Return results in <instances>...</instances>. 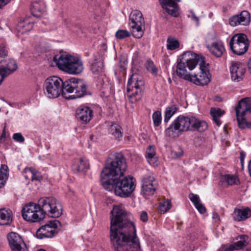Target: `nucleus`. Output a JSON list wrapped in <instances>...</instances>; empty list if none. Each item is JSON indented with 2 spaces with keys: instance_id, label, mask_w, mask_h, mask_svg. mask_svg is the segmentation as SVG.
I'll return each mask as SVG.
<instances>
[{
  "instance_id": "f257e3e1",
  "label": "nucleus",
  "mask_w": 251,
  "mask_h": 251,
  "mask_svg": "<svg viewBox=\"0 0 251 251\" xmlns=\"http://www.w3.org/2000/svg\"><path fill=\"white\" fill-rule=\"evenodd\" d=\"M110 237L115 251H140L132 215L121 205H114L110 212Z\"/></svg>"
},
{
  "instance_id": "f03ea898",
  "label": "nucleus",
  "mask_w": 251,
  "mask_h": 251,
  "mask_svg": "<svg viewBox=\"0 0 251 251\" xmlns=\"http://www.w3.org/2000/svg\"><path fill=\"white\" fill-rule=\"evenodd\" d=\"M208 65L204 57L187 51L177 59L176 73L179 77L197 85H207L210 81Z\"/></svg>"
},
{
  "instance_id": "7ed1b4c3",
  "label": "nucleus",
  "mask_w": 251,
  "mask_h": 251,
  "mask_svg": "<svg viewBox=\"0 0 251 251\" xmlns=\"http://www.w3.org/2000/svg\"><path fill=\"white\" fill-rule=\"evenodd\" d=\"M43 87L45 95L50 99L58 98L61 94L66 99H76L87 93V85L82 80L75 78L63 82L59 77L51 76L46 79Z\"/></svg>"
},
{
  "instance_id": "20e7f679",
  "label": "nucleus",
  "mask_w": 251,
  "mask_h": 251,
  "mask_svg": "<svg viewBox=\"0 0 251 251\" xmlns=\"http://www.w3.org/2000/svg\"><path fill=\"white\" fill-rule=\"evenodd\" d=\"M100 174L101 184L105 190H114L117 196L127 198L135 190L136 180L132 176H124V174Z\"/></svg>"
},
{
  "instance_id": "39448f33",
  "label": "nucleus",
  "mask_w": 251,
  "mask_h": 251,
  "mask_svg": "<svg viewBox=\"0 0 251 251\" xmlns=\"http://www.w3.org/2000/svg\"><path fill=\"white\" fill-rule=\"evenodd\" d=\"M235 110L239 127L251 128V98H245L239 100Z\"/></svg>"
},
{
  "instance_id": "423d86ee",
  "label": "nucleus",
  "mask_w": 251,
  "mask_h": 251,
  "mask_svg": "<svg viewBox=\"0 0 251 251\" xmlns=\"http://www.w3.org/2000/svg\"><path fill=\"white\" fill-rule=\"evenodd\" d=\"M39 206L44 215L52 218H58L62 214L63 207L61 203L51 197L41 198L38 200Z\"/></svg>"
},
{
  "instance_id": "0eeeda50",
  "label": "nucleus",
  "mask_w": 251,
  "mask_h": 251,
  "mask_svg": "<svg viewBox=\"0 0 251 251\" xmlns=\"http://www.w3.org/2000/svg\"><path fill=\"white\" fill-rule=\"evenodd\" d=\"M138 74H133L127 85V95L132 103L140 100L144 90V82Z\"/></svg>"
},
{
  "instance_id": "6e6552de",
  "label": "nucleus",
  "mask_w": 251,
  "mask_h": 251,
  "mask_svg": "<svg viewBox=\"0 0 251 251\" xmlns=\"http://www.w3.org/2000/svg\"><path fill=\"white\" fill-rule=\"evenodd\" d=\"M22 215L23 219L32 223L39 222L44 219L39 203L30 202L23 208Z\"/></svg>"
},
{
  "instance_id": "1a4fd4ad",
  "label": "nucleus",
  "mask_w": 251,
  "mask_h": 251,
  "mask_svg": "<svg viewBox=\"0 0 251 251\" xmlns=\"http://www.w3.org/2000/svg\"><path fill=\"white\" fill-rule=\"evenodd\" d=\"M250 43L247 35L243 33L236 34L229 42V47L232 52L238 55L245 54L248 50Z\"/></svg>"
},
{
  "instance_id": "9d476101",
  "label": "nucleus",
  "mask_w": 251,
  "mask_h": 251,
  "mask_svg": "<svg viewBox=\"0 0 251 251\" xmlns=\"http://www.w3.org/2000/svg\"><path fill=\"white\" fill-rule=\"evenodd\" d=\"M126 169V158L123 155L118 154L114 159L106 161L101 173H125Z\"/></svg>"
},
{
  "instance_id": "9b49d317",
  "label": "nucleus",
  "mask_w": 251,
  "mask_h": 251,
  "mask_svg": "<svg viewBox=\"0 0 251 251\" xmlns=\"http://www.w3.org/2000/svg\"><path fill=\"white\" fill-rule=\"evenodd\" d=\"M129 21L132 35L137 39L141 38L144 34L142 26L145 23L142 13L137 10L133 11L129 15Z\"/></svg>"
},
{
  "instance_id": "f8f14e48",
  "label": "nucleus",
  "mask_w": 251,
  "mask_h": 251,
  "mask_svg": "<svg viewBox=\"0 0 251 251\" xmlns=\"http://www.w3.org/2000/svg\"><path fill=\"white\" fill-rule=\"evenodd\" d=\"M61 226L60 222L56 220L50 221L44 226H42L36 231L37 237L42 239L44 238H51L56 235L59 227Z\"/></svg>"
},
{
  "instance_id": "ddd939ff",
  "label": "nucleus",
  "mask_w": 251,
  "mask_h": 251,
  "mask_svg": "<svg viewBox=\"0 0 251 251\" xmlns=\"http://www.w3.org/2000/svg\"><path fill=\"white\" fill-rule=\"evenodd\" d=\"M157 181L154 176L151 174L144 175L141 179V194L144 196H151L155 191L154 185Z\"/></svg>"
},
{
  "instance_id": "4468645a",
  "label": "nucleus",
  "mask_w": 251,
  "mask_h": 251,
  "mask_svg": "<svg viewBox=\"0 0 251 251\" xmlns=\"http://www.w3.org/2000/svg\"><path fill=\"white\" fill-rule=\"evenodd\" d=\"M17 68L18 65L15 60H1L0 61V84L6 77L12 74Z\"/></svg>"
},
{
  "instance_id": "2eb2a0df",
  "label": "nucleus",
  "mask_w": 251,
  "mask_h": 251,
  "mask_svg": "<svg viewBox=\"0 0 251 251\" xmlns=\"http://www.w3.org/2000/svg\"><path fill=\"white\" fill-rule=\"evenodd\" d=\"M7 238L12 251H28L26 244L18 233L10 232L7 234Z\"/></svg>"
},
{
  "instance_id": "dca6fc26",
  "label": "nucleus",
  "mask_w": 251,
  "mask_h": 251,
  "mask_svg": "<svg viewBox=\"0 0 251 251\" xmlns=\"http://www.w3.org/2000/svg\"><path fill=\"white\" fill-rule=\"evenodd\" d=\"M230 72L232 80L239 82L243 79L246 70L241 63L232 61L230 67Z\"/></svg>"
},
{
  "instance_id": "f3484780",
  "label": "nucleus",
  "mask_w": 251,
  "mask_h": 251,
  "mask_svg": "<svg viewBox=\"0 0 251 251\" xmlns=\"http://www.w3.org/2000/svg\"><path fill=\"white\" fill-rule=\"evenodd\" d=\"M159 1L162 8L168 14L175 17L178 16L179 7L176 0H159Z\"/></svg>"
},
{
  "instance_id": "a211bd4d",
  "label": "nucleus",
  "mask_w": 251,
  "mask_h": 251,
  "mask_svg": "<svg viewBox=\"0 0 251 251\" xmlns=\"http://www.w3.org/2000/svg\"><path fill=\"white\" fill-rule=\"evenodd\" d=\"M173 122V125H175V128L177 129L178 132H183L190 131L191 116L180 115Z\"/></svg>"
},
{
  "instance_id": "6ab92c4d",
  "label": "nucleus",
  "mask_w": 251,
  "mask_h": 251,
  "mask_svg": "<svg viewBox=\"0 0 251 251\" xmlns=\"http://www.w3.org/2000/svg\"><path fill=\"white\" fill-rule=\"evenodd\" d=\"M73 57L69 54L56 55L53 57V61L59 70L66 72Z\"/></svg>"
},
{
  "instance_id": "aec40b11",
  "label": "nucleus",
  "mask_w": 251,
  "mask_h": 251,
  "mask_svg": "<svg viewBox=\"0 0 251 251\" xmlns=\"http://www.w3.org/2000/svg\"><path fill=\"white\" fill-rule=\"evenodd\" d=\"M73 57L69 54L56 55L53 57V61L59 70L66 72Z\"/></svg>"
},
{
  "instance_id": "412c9836",
  "label": "nucleus",
  "mask_w": 251,
  "mask_h": 251,
  "mask_svg": "<svg viewBox=\"0 0 251 251\" xmlns=\"http://www.w3.org/2000/svg\"><path fill=\"white\" fill-rule=\"evenodd\" d=\"M251 22V15L247 11H243L239 15H234L229 19V24L235 26L239 25H248Z\"/></svg>"
},
{
  "instance_id": "4be33fe9",
  "label": "nucleus",
  "mask_w": 251,
  "mask_h": 251,
  "mask_svg": "<svg viewBox=\"0 0 251 251\" xmlns=\"http://www.w3.org/2000/svg\"><path fill=\"white\" fill-rule=\"evenodd\" d=\"M91 70L96 77H98L100 84L103 83L105 75L103 73V63L101 60L95 57L94 62L91 65Z\"/></svg>"
},
{
  "instance_id": "5701e85b",
  "label": "nucleus",
  "mask_w": 251,
  "mask_h": 251,
  "mask_svg": "<svg viewBox=\"0 0 251 251\" xmlns=\"http://www.w3.org/2000/svg\"><path fill=\"white\" fill-rule=\"evenodd\" d=\"M66 73L70 74L77 75L81 73L84 69L83 63L78 57L73 56Z\"/></svg>"
},
{
  "instance_id": "b1692460",
  "label": "nucleus",
  "mask_w": 251,
  "mask_h": 251,
  "mask_svg": "<svg viewBox=\"0 0 251 251\" xmlns=\"http://www.w3.org/2000/svg\"><path fill=\"white\" fill-rule=\"evenodd\" d=\"M93 111L87 106L79 107L76 111V117L80 121L87 123L92 119Z\"/></svg>"
},
{
  "instance_id": "393cba45",
  "label": "nucleus",
  "mask_w": 251,
  "mask_h": 251,
  "mask_svg": "<svg viewBox=\"0 0 251 251\" xmlns=\"http://www.w3.org/2000/svg\"><path fill=\"white\" fill-rule=\"evenodd\" d=\"M207 128L208 125L205 121L191 116L190 131L202 132L205 131Z\"/></svg>"
},
{
  "instance_id": "a878e982",
  "label": "nucleus",
  "mask_w": 251,
  "mask_h": 251,
  "mask_svg": "<svg viewBox=\"0 0 251 251\" xmlns=\"http://www.w3.org/2000/svg\"><path fill=\"white\" fill-rule=\"evenodd\" d=\"M90 169L88 160L85 157H82L75 160L72 165L73 171L78 172H86Z\"/></svg>"
},
{
  "instance_id": "bb28decb",
  "label": "nucleus",
  "mask_w": 251,
  "mask_h": 251,
  "mask_svg": "<svg viewBox=\"0 0 251 251\" xmlns=\"http://www.w3.org/2000/svg\"><path fill=\"white\" fill-rule=\"evenodd\" d=\"M210 52L216 57H220L225 51L224 44L221 41H216L208 47Z\"/></svg>"
},
{
  "instance_id": "cd10ccee",
  "label": "nucleus",
  "mask_w": 251,
  "mask_h": 251,
  "mask_svg": "<svg viewBox=\"0 0 251 251\" xmlns=\"http://www.w3.org/2000/svg\"><path fill=\"white\" fill-rule=\"evenodd\" d=\"M33 26V23L29 19L21 20L17 25L16 30L19 33H25L31 30Z\"/></svg>"
},
{
  "instance_id": "c85d7f7f",
  "label": "nucleus",
  "mask_w": 251,
  "mask_h": 251,
  "mask_svg": "<svg viewBox=\"0 0 251 251\" xmlns=\"http://www.w3.org/2000/svg\"><path fill=\"white\" fill-rule=\"evenodd\" d=\"M46 5L43 0H35L32 3L30 9L32 15L40 17L45 10Z\"/></svg>"
},
{
  "instance_id": "c756f323",
  "label": "nucleus",
  "mask_w": 251,
  "mask_h": 251,
  "mask_svg": "<svg viewBox=\"0 0 251 251\" xmlns=\"http://www.w3.org/2000/svg\"><path fill=\"white\" fill-rule=\"evenodd\" d=\"M251 216V210L248 207L243 209H235L233 213L234 219L237 221L245 220Z\"/></svg>"
},
{
  "instance_id": "7c9ffc66",
  "label": "nucleus",
  "mask_w": 251,
  "mask_h": 251,
  "mask_svg": "<svg viewBox=\"0 0 251 251\" xmlns=\"http://www.w3.org/2000/svg\"><path fill=\"white\" fill-rule=\"evenodd\" d=\"M12 221V213L10 210L0 209V225H7Z\"/></svg>"
},
{
  "instance_id": "2f4dec72",
  "label": "nucleus",
  "mask_w": 251,
  "mask_h": 251,
  "mask_svg": "<svg viewBox=\"0 0 251 251\" xmlns=\"http://www.w3.org/2000/svg\"><path fill=\"white\" fill-rule=\"evenodd\" d=\"M108 132L116 139H120L123 137V129L120 126L114 123L110 126Z\"/></svg>"
},
{
  "instance_id": "473e14b6",
  "label": "nucleus",
  "mask_w": 251,
  "mask_h": 251,
  "mask_svg": "<svg viewBox=\"0 0 251 251\" xmlns=\"http://www.w3.org/2000/svg\"><path fill=\"white\" fill-rule=\"evenodd\" d=\"M224 111L222 110L221 109L214 108L211 109V115L212 117L213 121L218 126H220L221 125V121L219 120L218 118L224 115Z\"/></svg>"
},
{
  "instance_id": "72a5a7b5",
  "label": "nucleus",
  "mask_w": 251,
  "mask_h": 251,
  "mask_svg": "<svg viewBox=\"0 0 251 251\" xmlns=\"http://www.w3.org/2000/svg\"><path fill=\"white\" fill-rule=\"evenodd\" d=\"M240 240L236 242L233 245V247H234V250H239L242 249L244 247L246 246L248 244V239L249 237L248 236L245 235H241L239 237Z\"/></svg>"
},
{
  "instance_id": "f704fd0d",
  "label": "nucleus",
  "mask_w": 251,
  "mask_h": 251,
  "mask_svg": "<svg viewBox=\"0 0 251 251\" xmlns=\"http://www.w3.org/2000/svg\"><path fill=\"white\" fill-rule=\"evenodd\" d=\"M179 47V43L177 39L174 37L169 36L167 40V49L170 50H176Z\"/></svg>"
},
{
  "instance_id": "c9c22d12",
  "label": "nucleus",
  "mask_w": 251,
  "mask_h": 251,
  "mask_svg": "<svg viewBox=\"0 0 251 251\" xmlns=\"http://www.w3.org/2000/svg\"><path fill=\"white\" fill-rule=\"evenodd\" d=\"M221 181H225L228 185H233L238 182L239 179L236 175H230L229 174H226L224 176H220Z\"/></svg>"
},
{
  "instance_id": "e433bc0d",
  "label": "nucleus",
  "mask_w": 251,
  "mask_h": 251,
  "mask_svg": "<svg viewBox=\"0 0 251 251\" xmlns=\"http://www.w3.org/2000/svg\"><path fill=\"white\" fill-rule=\"evenodd\" d=\"M177 108L176 106L173 105L166 108L165 111L164 122L167 123L177 111Z\"/></svg>"
},
{
  "instance_id": "4c0bfd02",
  "label": "nucleus",
  "mask_w": 251,
  "mask_h": 251,
  "mask_svg": "<svg viewBox=\"0 0 251 251\" xmlns=\"http://www.w3.org/2000/svg\"><path fill=\"white\" fill-rule=\"evenodd\" d=\"M171 201L167 200L165 201L160 202L159 210L161 213H165L171 208Z\"/></svg>"
},
{
  "instance_id": "58836bf2",
  "label": "nucleus",
  "mask_w": 251,
  "mask_h": 251,
  "mask_svg": "<svg viewBox=\"0 0 251 251\" xmlns=\"http://www.w3.org/2000/svg\"><path fill=\"white\" fill-rule=\"evenodd\" d=\"M130 36V33L126 30L119 29L115 33L116 37L120 40L129 37Z\"/></svg>"
},
{
  "instance_id": "ea45409f",
  "label": "nucleus",
  "mask_w": 251,
  "mask_h": 251,
  "mask_svg": "<svg viewBox=\"0 0 251 251\" xmlns=\"http://www.w3.org/2000/svg\"><path fill=\"white\" fill-rule=\"evenodd\" d=\"M174 125V122L170 125L169 127L165 130L166 135L170 137H174L176 135V131H177V129L175 128V125Z\"/></svg>"
},
{
  "instance_id": "a19ab883",
  "label": "nucleus",
  "mask_w": 251,
  "mask_h": 251,
  "mask_svg": "<svg viewBox=\"0 0 251 251\" xmlns=\"http://www.w3.org/2000/svg\"><path fill=\"white\" fill-rule=\"evenodd\" d=\"M152 119L154 125L155 126H158L161 123V113L159 111L154 112L152 115Z\"/></svg>"
},
{
  "instance_id": "79ce46f5",
  "label": "nucleus",
  "mask_w": 251,
  "mask_h": 251,
  "mask_svg": "<svg viewBox=\"0 0 251 251\" xmlns=\"http://www.w3.org/2000/svg\"><path fill=\"white\" fill-rule=\"evenodd\" d=\"M30 176H25V179H28L29 177L32 182H40L43 179L42 176L40 174H29Z\"/></svg>"
},
{
  "instance_id": "37998d69",
  "label": "nucleus",
  "mask_w": 251,
  "mask_h": 251,
  "mask_svg": "<svg viewBox=\"0 0 251 251\" xmlns=\"http://www.w3.org/2000/svg\"><path fill=\"white\" fill-rule=\"evenodd\" d=\"M189 198L190 199V201L193 203L194 206L201 202V201L200 199V197L198 195L194 194L193 193H190L189 195Z\"/></svg>"
},
{
  "instance_id": "c03bdc74",
  "label": "nucleus",
  "mask_w": 251,
  "mask_h": 251,
  "mask_svg": "<svg viewBox=\"0 0 251 251\" xmlns=\"http://www.w3.org/2000/svg\"><path fill=\"white\" fill-rule=\"evenodd\" d=\"M147 158L148 159V162H150L149 159L151 160L154 158L155 153L154 148L151 146H149L147 151Z\"/></svg>"
},
{
  "instance_id": "a18cd8bd",
  "label": "nucleus",
  "mask_w": 251,
  "mask_h": 251,
  "mask_svg": "<svg viewBox=\"0 0 251 251\" xmlns=\"http://www.w3.org/2000/svg\"><path fill=\"white\" fill-rule=\"evenodd\" d=\"M234 247L233 245L225 244L222 245L219 249L218 251H233Z\"/></svg>"
},
{
  "instance_id": "49530a36",
  "label": "nucleus",
  "mask_w": 251,
  "mask_h": 251,
  "mask_svg": "<svg viewBox=\"0 0 251 251\" xmlns=\"http://www.w3.org/2000/svg\"><path fill=\"white\" fill-rule=\"evenodd\" d=\"M8 55V50L3 43L0 44V57H5Z\"/></svg>"
},
{
  "instance_id": "de8ad7c7",
  "label": "nucleus",
  "mask_w": 251,
  "mask_h": 251,
  "mask_svg": "<svg viewBox=\"0 0 251 251\" xmlns=\"http://www.w3.org/2000/svg\"><path fill=\"white\" fill-rule=\"evenodd\" d=\"M147 68L149 71L151 72L153 74H156L157 72V69L152 61H148Z\"/></svg>"
},
{
  "instance_id": "09e8293b",
  "label": "nucleus",
  "mask_w": 251,
  "mask_h": 251,
  "mask_svg": "<svg viewBox=\"0 0 251 251\" xmlns=\"http://www.w3.org/2000/svg\"><path fill=\"white\" fill-rule=\"evenodd\" d=\"M13 139L16 142L23 143L25 138L21 133H16L13 135Z\"/></svg>"
},
{
  "instance_id": "8fccbe9b",
  "label": "nucleus",
  "mask_w": 251,
  "mask_h": 251,
  "mask_svg": "<svg viewBox=\"0 0 251 251\" xmlns=\"http://www.w3.org/2000/svg\"><path fill=\"white\" fill-rule=\"evenodd\" d=\"M8 177V174H0V188L4 185Z\"/></svg>"
},
{
  "instance_id": "3c124183",
  "label": "nucleus",
  "mask_w": 251,
  "mask_h": 251,
  "mask_svg": "<svg viewBox=\"0 0 251 251\" xmlns=\"http://www.w3.org/2000/svg\"><path fill=\"white\" fill-rule=\"evenodd\" d=\"M196 208L201 214H204L206 212V208L201 202L195 206Z\"/></svg>"
},
{
  "instance_id": "603ef678",
  "label": "nucleus",
  "mask_w": 251,
  "mask_h": 251,
  "mask_svg": "<svg viewBox=\"0 0 251 251\" xmlns=\"http://www.w3.org/2000/svg\"><path fill=\"white\" fill-rule=\"evenodd\" d=\"M140 219L143 222H146L148 220V214L146 211H142L140 215Z\"/></svg>"
},
{
  "instance_id": "864d4df0",
  "label": "nucleus",
  "mask_w": 251,
  "mask_h": 251,
  "mask_svg": "<svg viewBox=\"0 0 251 251\" xmlns=\"http://www.w3.org/2000/svg\"><path fill=\"white\" fill-rule=\"evenodd\" d=\"M191 13L192 19L195 21L197 23V25H198L199 24V18L195 15L193 11H191Z\"/></svg>"
},
{
  "instance_id": "5fc2aeb1",
  "label": "nucleus",
  "mask_w": 251,
  "mask_h": 251,
  "mask_svg": "<svg viewBox=\"0 0 251 251\" xmlns=\"http://www.w3.org/2000/svg\"><path fill=\"white\" fill-rule=\"evenodd\" d=\"M8 171V167L6 165L2 164L0 168V173H5Z\"/></svg>"
},
{
  "instance_id": "6e6d98bb",
  "label": "nucleus",
  "mask_w": 251,
  "mask_h": 251,
  "mask_svg": "<svg viewBox=\"0 0 251 251\" xmlns=\"http://www.w3.org/2000/svg\"><path fill=\"white\" fill-rule=\"evenodd\" d=\"M24 173H36L34 168L32 167H26L25 168Z\"/></svg>"
},
{
  "instance_id": "4d7b16f0",
  "label": "nucleus",
  "mask_w": 251,
  "mask_h": 251,
  "mask_svg": "<svg viewBox=\"0 0 251 251\" xmlns=\"http://www.w3.org/2000/svg\"><path fill=\"white\" fill-rule=\"evenodd\" d=\"M11 0H0V8L6 5Z\"/></svg>"
},
{
  "instance_id": "13d9d810",
  "label": "nucleus",
  "mask_w": 251,
  "mask_h": 251,
  "mask_svg": "<svg viewBox=\"0 0 251 251\" xmlns=\"http://www.w3.org/2000/svg\"><path fill=\"white\" fill-rule=\"evenodd\" d=\"M240 157L241 164L242 166H243L244 160L245 157V153L244 152L242 151V152H240Z\"/></svg>"
},
{
  "instance_id": "bf43d9fd",
  "label": "nucleus",
  "mask_w": 251,
  "mask_h": 251,
  "mask_svg": "<svg viewBox=\"0 0 251 251\" xmlns=\"http://www.w3.org/2000/svg\"><path fill=\"white\" fill-rule=\"evenodd\" d=\"M212 217L214 219H215L216 221H219L220 220V216L219 214L217 213H213Z\"/></svg>"
},
{
  "instance_id": "052dcab7",
  "label": "nucleus",
  "mask_w": 251,
  "mask_h": 251,
  "mask_svg": "<svg viewBox=\"0 0 251 251\" xmlns=\"http://www.w3.org/2000/svg\"><path fill=\"white\" fill-rule=\"evenodd\" d=\"M1 138H5L6 137V129H5V126H4L3 129V130H2V134L1 135Z\"/></svg>"
},
{
  "instance_id": "680f3d73",
  "label": "nucleus",
  "mask_w": 251,
  "mask_h": 251,
  "mask_svg": "<svg viewBox=\"0 0 251 251\" xmlns=\"http://www.w3.org/2000/svg\"><path fill=\"white\" fill-rule=\"evenodd\" d=\"M248 66L249 68V71L251 74V58L249 60L248 64Z\"/></svg>"
},
{
  "instance_id": "e2e57ef3",
  "label": "nucleus",
  "mask_w": 251,
  "mask_h": 251,
  "mask_svg": "<svg viewBox=\"0 0 251 251\" xmlns=\"http://www.w3.org/2000/svg\"><path fill=\"white\" fill-rule=\"evenodd\" d=\"M248 170L249 173H251V159L250 160L248 164Z\"/></svg>"
},
{
  "instance_id": "0e129e2a",
  "label": "nucleus",
  "mask_w": 251,
  "mask_h": 251,
  "mask_svg": "<svg viewBox=\"0 0 251 251\" xmlns=\"http://www.w3.org/2000/svg\"><path fill=\"white\" fill-rule=\"evenodd\" d=\"M246 251H251V250L248 248L246 249Z\"/></svg>"
},
{
  "instance_id": "69168bd1",
  "label": "nucleus",
  "mask_w": 251,
  "mask_h": 251,
  "mask_svg": "<svg viewBox=\"0 0 251 251\" xmlns=\"http://www.w3.org/2000/svg\"><path fill=\"white\" fill-rule=\"evenodd\" d=\"M2 139V138H1V137L0 136V141Z\"/></svg>"
},
{
  "instance_id": "338daca9",
  "label": "nucleus",
  "mask_w": 251,
  "mask_h": 251,
  "mask_svg": "<svg viewBox=\"0 0 251 251\" xmlns=\"http://www.w3.org/2000/svg\"><path fill=\"white\" fill-rule=\"evenodd\" d=\"M249 175L251 177V174H249Z\"/></svg>"
},
{
  "instance_id": "774afa93",
  "label": "nucleus",
  "mask_w": 251,
  "mask_h": 251,
  "mask_svg": "<svg viewBox=\"0 0 251 251\" xmlns=\"http://www.w3.org/2000/svg\"><path fill=\"white\" fill-rule=\"evenodd\" d=\"M1 29V27L0 26V29Z\"/></svg>"
}]
</instances>
